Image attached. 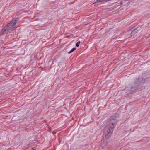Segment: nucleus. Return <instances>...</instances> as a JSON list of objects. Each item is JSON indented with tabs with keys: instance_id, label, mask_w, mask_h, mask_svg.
<instances>
[{
	"instance_id": "obj_4",
	"label": "nucleus",
	"mask_w": 150,
	"mask_h": 150,
	"mask_svg": "<svg viewBox=\"0 0 150 150\" xmlns=\"http://www.w3.org/2000/svg\"><path fill=\"white\" fill-rule=\"evenodd\" d=\"M137 33V30L136 29L133 30L131 33V35H134Z\"/></svg>"
},
{
	"instance_id": "obj_2",
	"label": "nucleus",
	"mask_w": 150,
	"mask_h": 150,
	"mask_svg": "<svg viewBox=\"0 0 150 150\" xmlns=\"http://www.w3.org/2000/svg\"><path fill=\"white\" fill-rule=\"evenodd\" d=\"M18 21V18H13L10 23L4 27L1 31V33L3 34H5L9 30H13Z\"/></svg>"
},
{
	"instance_id": "obj_1",
	"label": "nucleus",
	"mask_w": 150,
	"mask_h": 150,
	"mask_svg": "<svg viewBox=\"0 0 150 150\" xmlns=\"http://www.w3.org/2000/svg\"><path fill=\"white\" fill-rule=\"evenodd\" d=\"M118 121L117 119L114 116L111 117L108 120L107 125V127L108 128V132L105 134L106 138L107 139H108L111 137Z\"/></svg>"
},
{
	"instance_id": "obj_7",
	"label": "nucleus",
	"mask_w": 150,
	"mask_h": 150,
	"mask_svg": "<svg viewBox=\"0 0 150 150\" xmlns=\"http://www.w3.org/2000/svg\"><path fill=\"white\" fill-rule=\"evenodd\" d=\"M80 43V41L78 42L76 44V47H78L79 46V44Z\"/></svg>"
},
{
	"instance_id": "obj_8",
	"label": "nucleus",
	"mask_w": 150,
	"mask_h": 150,
	"mask_svg": "<svg viewBox=\"0 0 150 150\" xmlns=\"http://www.w3.org/2000/svg\"><path fill=\"white\" fill-rule=\"evenodd\" d=\"M110 0H103V2H105L109 1Z\"/></svg>"
},
{
	"instance_id": "obj_5",
	"label": "nucleus",
	"mask_w": 150,
	"mask_h": 150,
	"mask_svg": "<svg viewBox=\"0 0 150 150\" xmlns=\"http://www.w3.org/2000/svg\"><path fill=\"white\" fill-rule=\"evenodd\" d=\"M103 0H97L95 2H93V4H95L96 3L103 2Z\"/></svg>"
},
{
	"instance_id": "obj_3",
	"label": "nucleus",
	"mask_w": 150,
	"mask_h": 150,
	"mask_svg": "<svg viewBox=\"0 0 150 150\" xmlns=\"http://www.w3.org/2000/svg\"><path fill=\"white\" fill-rule=\"evenodd\" d=\"M142 80L143 79H142V78H137L136 79L134 82V87H131V89H134L135 90V88L138 87L139 84L141 82V81H142Z\"/></svg>"
},
{
	"instance_id": "obj_6",
	"label": "nucleus",
	"mask_w": 150,
	"mask_h": 150,
	"mask_svg": "<svg viewBox=\"0 0 150 150\" xmlns=\"http://www.w3.org/2000/svg\"><path fill=\"white\" fill-rule=\"evenodd\" d=\"M76 49V48L74 47L72 48L71 50L68 52L69 54H70L72 53Z\"/></svg>"
}]
</instances>
